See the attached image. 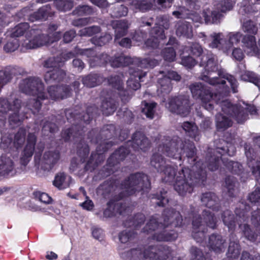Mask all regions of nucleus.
Wrapping results in <instances>:
<instances>
[{
	"label": "nucleus",
	"instance_id": "obj_47",
	"mask_svg": "<svg viewBox=\"0 0 260 260\" xmlns=\"http://www.w3.org/2000/svg\"><path fill=\"white\" fill-rule=\"evenodd\" d=\"M158 84L159 85L158 90L162 96L169 94L172 90V84L168 78L159 79Z\"/></svg>",
	"mask_w": 260,
	"mask_h": 260
},
{
	"label": "nucleus",
	"instance_id": "obj_23",
	"mask_svg": "<svg viewBox=\"0 0 260 260\" xmlns=\"http://www.w3.org/2000/svg\"><path fill=\"white\" fill-rule=\"evenodd\" d=\"M241 247L236 234L231 233L230 236V243L226 252V256L231 259H237L240 254Z\"/></svg>",
	"mask_w": 260,
	"mask_h": 260
},
{
	"label": "nucleus",
	"instance_id": "obj_57",
	"mask_svg": "<svg viewBox=\"0 0 260 260\" xmlns=\"http://www.w3.org/2000/svg\"><path fill=\"white\" fill-rule=\"evenodd\" d=\"M58 131V127L55 123L48 121L44 122L42 129V134L45 136H51Z\"/></svg>",
	"mask_w": 260,
	"mask_h": 260
},
{
	"label": "nucleus",
	"instance_id": "obj_1",
	"mask_svg": "<svg viewBox=\"0 0 260 260\" xmlns=\"http://www.w3.org/2000/svg\"><path fill=\"white\" fill-rule=\"evenodd\" d=\"M159 152L173 159L184 160L189 166L183 167L177 176L174 187L180 196H186L193 191L194 186L204 185L206 181L205 166L201 162L196 163L195 145L193 142L183 140L178 136H164L162 143L157 147Z\"/></svg>",
	"mask_w": 260,
	"mask_h": 260
},
{
	"label": "nucleus",
	"instance_id": "obj_34",
	"mask_svg": "<svg viewBox=\"0 0 260 260\" xmlns=\"http://www.w3.org/2000/svg\"><path fill=\"white\" fill-rule=\"evenodd\" d=\"M82 83L90 88L100 85L104 81V77L101 74L90 73L82 79Z\"/></svg>",
	"mask_w": 260,
	"mask_h": 260
},
{
	"label": "nucleus",
	"instance_id": "obj_7",
	"mask_svg": "<svg viewBox=\"0 0 260 260\" xmlns=\"http://www.w3.org/2000/svg\"><path fill=\"white\" fill-rule=\"evenodd\" d=\"M117 135V129L114 124H110L103 126L99 132L93 128L88 133V138L92 143L98 144L96 151L106 152L115 145V142L109 141Z\"/></svg>",
	"mask_w": 260,
	"mask_h": 260
},
{
	"label": "nucleus",
	"instance_id": "obj_51",
	"mask_svg": "<svg viewBox=\"0 0 260 260\" xmlns=\"http://www.w3.org/2000/svg\"><path fill=\"white\" fill-rule=\"evenodd\" d=\"M11 114L8 118L9 125L12 128H14L15 126L19 125L24 120L25 118H28L26 115H24L23 116L20 117L19 115V110Z\"/></svg>",
	"mask_w": 260,
	"mask_h": 260
},
{
	"label": "nucleus",
	"instance_id": "obj_21",
	"mask_svg": "<svg viewBox=\"0 0 260 260\" xmlns=\"http://www.w3.org/2000/svg\"><path fill=\"white\" fill-rule=\"evenodd\" d=\"M201 200L204 206L213 211H218L221 208L219 198L214 192H206L202 193Z\"/></svg>",
	"mask_w": 260,
	"mask_h": 260
},
{
	"label": "nucleus",
	"instance_id": "obj_16",
	"mask_svg": "<svg viewBox=\"0 0 260 260\" xmlns=\"http://www.w3.org/2000/svg\"><path fill=\"white\" fill-rule=\"evenodd\" d=\"M161 230L153 234L152 239L157 241H173L178 237L177 232L172 229V227L165 222L161 224Z\"/></svg>",
	"mask_w": 260,
	"mask_h": 260
},
{
	"label": "nucleus",
	"instance_id": "obj_49",
	"mask_svg": "<svg viewBox=\"0 0 260 260\" xmlns=\"http://www.w3.org/2000/svg\"><path fill=\"white\" fill-rule=\"evenodd\" d=\"M158 64V61L154 58H135V64L138 67L141 68H153Z\"/></svg>",
	"mask_w": 260,
	"mask_h": 260
},
{
	"label": "nucleus",
	"instance_id": "obj_53",
	"mask_svg": "<svg viewBox=\"0 0 260 260\" xmlns=\"http://www.w3.org/2000/svg\"><path fill=\"white\" fill-rule=\"evenodd\" d=\"M94 9L92 7L88 5H79L72 12L74 15L79 16L91 15L94 13Z\"/></svg>",
	"mask_w": 260,
	"mask_h": 260
},
{
	"label": "nucleus",
	"instance_id": "obj_61",
	"mask_svg": "<svg viewBox=\"0 0 260 260\" xmlns=\"http://www.w3.org/2000/svg\"><path fill=\"white\" fill-rule=\"evenodd\" d=\"M112 39V37L109 34L105 33L99 37H92L91 42L96 46H103L108 44Z\"/></svg>",
	"mask_w": 260,
	"mask_h": 260
},
{
	"label": "nucleus",
	"instance_id": "obj_14",
	"mask_svg": "<svg viewBox=\"0 0 260 260\" xmlns=\"http://www.w3.org/2000/svg\"><path fill=\"white\" fill-rule=\"evenodd\" d=\"M121 183L117 179L110 178L100 184L96 188V193L105 199L109 198L118 187L125 191V189L121 188Z\"/></svg>",
	"mask_w": 260,
	"mask_h": 260
},
{
	"label": "nucleus",
	"instance_id": "obj_27",
	"mask_svg": "<svg viewBox=\"0 0 260 260\" xmlns=\"http://www.w3.org/2000/svg\"><path fill=\"white\" fill-rule=\"evenodd\" d=\"M242 42L244 46L250 50L248 54L251 56H255L259 57L260 56V49L256 45V38L253 35H245Z\"/></svg>",
	"mask_w": 260,
	"mask_h": 260
},
{
	"label": "nucleus",
	"instance_id": "obj_36",
	"mask_svg": "<svg viewBox=\"0 0 260 260\" xmlns=\"http://www.w3.org/2000/svg\"><path fill=\"white\" fill-rule=\"evenodd\" d=\"M21 102L18 99H15L11 104L7 99L0 98V112L6 113L9 111H16L20 110Z\"/></svg>",
	"mask_w": 260,
	"mask_h": 260
},
{
	"label": "nucleus",
	"instance_id": "obj_40",
	"mask_svg": "<svg viewBox=\"0 0 260 260\" xmlns=\"http://www.w3.org/2000/svg\"><path fill=\"white\" fill-rule=\"evenodd\" d=\"M131 6L136 12H145L151 9L153 4L150 0H132Z\"/></svg>",
	"mask_w": 260,
	"mask_h": 260
},
{
	"label": "nucleus",
	"instance_id": "obj_45",
	"mask_svg": "<svg viewBox=\"0 0 260 260\" xmlns=\"http://www.w3.org/2000/svg\"><path fill=\"white\" fill-rule=\"evenodd\" d=\"M14 68L9 66L5 70L0 71V90L5 84L10 82L14 75Z\"/></svg>",
	"mask_w": 260,
	"mask_h": 260
},
{
	"label": "nucleus",
	"instance_id": "obj_11",
	"mask_svg": "<svg viewBox=\"0 0 260 260\" xmlns=\"http://www.w3.org/2000/svg\"><path fill=\"white\" fill-rule=\"evenodd\" d=\"M33 37L25 41L22 46L27 49H36L43 46L47 45L50 44V36L48 35L41 33L40 29L38 28H32L28 33L26 34V38Z\"/></svg>",
	"mask_w": 260,
	"mask_h": 260
},
{
	"label": "nucleus",
	"instance_id": "obj_12",
	"mask_svg": "<svg viewBox=\"0 0 260 260\" xmlns=\"http://www.w3.org/2000/svg\"><path fill=\"white\" fill-rule=\"evenodd\" d=\"M189 104V100L187 96L179 95L170 99L167 107L172 113L185 116L190 112Z\"/></svg>",
	"mask_w": 260,
	"mask_h": 260
},
{
	"label": "nucleus",
	"instance_id": "obj_3",
	"mask_svg": "<svg viewBox=\"0 0 260 260\" xmlns=\"http://www.w3.org/2000/svg\"><path fill=\"white\" fill-rule=\"evenodd\" d=\"M99 109L95 105L88 106L86 112H80L78 109H66L64 112L67 120L71 126L64 128L61 132V137L65 142H68L72 138L73 140L79 139L77 148V154L80 160L84 162L89 153V147L83 140L85 132L84 124H87L99 113Z\"/></svg>",
	"mask_w": 260,
	"mask_h": 260
},
{
	"label": "nucleus",
	"instance_id": "obj_19",
	"mask_svg": "<svg viewBox=\"0 0 260 260\" xmlns=\"http://www.w3.org/2000/svg\"><path fill=\"white\" fill-rule=\"evenodd\" d=\"M60 158L58 150H49L44 152L41 162V168L44 171H50L53 169Z\"/></svg>",
	"mask_w": 260,
	"mask_h": 260
},
{
	"label": "nucleus",
	"instance_id": "obj_54",
	"mask_svg": "<svg viewBox=\"0 0 260 260\" xmlns=\"http://www.w3.org/2000/svg\"><path fill=\"white\" fill-rule=\"evenodd\" d=\"M161 223H159L156 219L151 217L145 226L142 229V232L147 234L154 232L156 230L161 228Z\"/></svg>",
	"mask_w": 260,
	"mask_h": 260
},
{
	"label": "nucleus",
	"instance_id": "obj_50",
	"mask_svg": "<svg viewBox=\"0 0 260 260\" xmlns=\"http://www.w3.org/2000/svg\"><path fill=\"white\" fill-rule=\"evenodd\" d=\"M238 180L234 176H228L224 180L225 187L228 190V194L230 197L235 196L234 193L236 184H238Z\"/></svg>",
	"mask_w": 260,
	"mask_h": 260
},
{
	"label": "nucleus",
	"instance_id": "obj_22",
	"mask_svg": "<svg viewBox=\"0 0 260 260\" xmlns=\"http://www.w3.org/2000/svg\"><path fill=\"white\" fill-rule=\"evenodd\" d=\"M66 76V72L59 67L54 68L45 72L44 76L46 83L60 82L62 81Z\"/></svg>",
	"mask_w": 260,
	"mask_h": 260
},
{
	"label": "nucleus",
	"instance_id": "obj_35",
	"mask_svg": "<svg viewBox=\"0 0 260 260\" xmlns=\"http://www.w3.org/2000/svg\"><path fill=\"white\" fill-rule=\"evenodd\" d=\"M221 11L217 10L211 11L209 9L204 10L203 16L206 24H218L223 17Z\"/></svg>",
	"mask_w": 260,
	"mask_h": 260
},
{
	"label": "nucleus",
	"instance_id": "obj_15",
	"mask_svg": "<svg viewBox=\"0 0 260 260\" xmlns=\"http://www.w3.org/2000/svg\"><path fill=\"white\" fill-rule=\"evenodd\" d=\"M37 138L35 133H28L26 139V144L21 153L20 163L26 166L30 161L35 151Z\"/></svg>",
	"mask_w": 260,
	"mask_h": 260
},
{
	"label": "nucleus",
	"instance_id": "obj_46",
	"mask_svg": "<svg viewBox=\"0 0 260 260\" xmlns=\"http://www.w3.org/2000/svg\"><path fill=\"white\" fill-rule=\"evenodd\" d=\"M26 130L24 127H19L17 132L15 134L13 140L14 146L17 149L21 148L26 139Z\"/></svg>",
	"mask_w": 260,
	"mask_h": 260
},
{
	"label": "nucleus",
	"instance_id": "obj_9",
	"mask_svg": "<svg viewBox=\"0 0 260 260\" xmlns=\"http://www.w3.org/2000/svg\"><path fill=\"white\" fill-rule=\"evenodd\" d=\"M150 164L158 172L164 175L162 179L163 182L169 183L174 182L177 170V166L167 164L166 159L158 153L153 154Z\"/></svg>",
	"mask_w": 260,
	"mask_h": 260
},
{
	"label": "nucleus",
	"instance_id": "obj_39",
	"mask_svg": "<svg viewBox=\"0 0 260 260\" xmlns=\"http://www.w3.org/2000/svg\"><path fill=\"white\" fill-rule=\"evenodd\" d=\"M216 127L218 131H224L233 125V121L221 113L216 115Z\"/></svg>",
	"mask_w": 260,
	"mask_h": 260
},
{
	"label": "nucleus",
	"instance_id": "obj_38",
	"mask_svg": "<svg viewBox=\"0 0 260 260\" xmlns=\"http://www.w3.org/2000/svg\"><path fill=\"white\" fill-rule=\"evenodd\" d=\"M117 102L111 98L104 99L101 104V111L103 115L108 116L113 114L117 109Z\"/></svg>",
	"mask_w": 260,
	"mask_h": 260
},
{
	"label": "nucleus",
	"instance_id": "obj_41",
	"mask_svg": "<svg viewBox=\"0 0 260 260\" xmlns=\"http://www.w3.org/2000/svg\"><path fill=\"white\" fill-rule=\"evenodd\" d=\"M182 127L187 136L197 141L199 138V129L194 122L185 121L182 124Z\"/></svg>",
	"mask_w": 260,
	"mask_h": 260
},
{
	"label": "nucleus",
	"instance_id": "obj_58",
	"mask_svg": "<svg viewBox=\"0 0 260 260\" xmlns=\"http://www.w3.org/2000/svg\"><path fill=\"white\" fill-rule=\"evenodd\" d=\"M128 13V8L123 5H115L111 9V15L113 17L120 18L125 16Z\"/></svg>",
	"mask_w": 260,
	"mask_h": 260
},
{
	"label": "nucleus",
	"instance_id": "obj_33",
	"mask_svg": "<svg viewBox=\"0 0 260 260\" xmlns=\"http://www.w3.org/2000/svg\"><path fill=\"white\" fill-rule=\"evenodd\" d=\"M111 25L113 29H115L116 41L126 35L128 28L126 20H114L112 22Z\"/></svg>",
	"mask_w": 260,
	"mask_h": 260
},
{
	"label": "nucleus",
	"instance_id": "obj_17",
	"mask_svg": "<svg viewBox=\"0 0 260 260\" xmlns=\"http://www.w3.org/2000/svg\"><path fill=\"white\" fill-rule=\"evenodd\" d=\"M164 221L172 227H182L184 224L180 213L173 208L165 209L162 213Z\"/></svg>",
	"mask_w": 260,
	"mask_h": 260
},
{
	"label": "nucleus",
	"instance_id": "obj_30",
	"mask_svg": "<svg viewBox=\"0 0 260 260\" xmlns=\"http://www.w3.org/2000/svg\"><path fill=\"white\" fill-rule=\"evenodd\" d=\"M149 198L156 206L164 207L169 203L168 192L164 188H161L154 193L150 194Z\"/></svg>",
	"mask_w": 260,
	"mask_h": 260
},
{
	"label": "nucleus",
	"instance_id": "obj_31",
	"mask_svg": "<svg viewBox=\"0 0 260 260\" xmlns=\"http://www.w3.org/2000/svg\"><path fill=\"white\" fill-rule=\"evenodd\" d=\"M51 7L49 4L43 6L39 8L37 11L29 15L28 20L31 22L39 20H46L51 16Z\"/></svg>",
	"mask_w": 260,
	"mask_h": 260
},
{
	"label": "nucleus",
	"instance_id": "obj_60",
	"mask_svg": "<svg viewBox=\"0 0 260 260\" xmlns=\"http://www.w3.org/2000/svg\"><path fill=\"white\" fill-rule=\"evenodd\" d=\"M101 31V28L100 26L92 25L81 29L79 33L81 37H91L100 33Z\"/></svg>",
	"mask_w": 260,
	"mask_h": 260
},
{
	"label": "nucleus",
	"instance_id": "obj_2",
	"mask_svg": "<svg viewBox=\"0 0 260 260\" xmlns=\"http://www.w3.org/2000/svg\"><path fill=\"white\" fill-rule=\"evenodd\" d=\"M193 98L201 101L202 106L209 111L214 108V103L219 105L222 111L233 118L238 123H243L248 118V112L251 114L257 112L254 106L244 108L240 104H233L228 100H224L221 91L213 93L209 87L201 83L190 85Z\"/></svg>",
	"mask_w": 260,
	"mask_h": 260
},
{
	"label": "nucleus",
	"instance_id": "obj_44",
	"mask_svg": "<svg viewBox=\"0 0 260 260\" xmlns=\"http://www.w3.org/2000/svg\"><path fill=\"white\" fill-rule=\"evenodd\" d=\"M251 207L249 204L242 202L237 207L235 210V213L237 217L243 221L248 219V213L250 211Z\"/></svg>",
	"mask_w": 260,
	"mask_h": 260
},
{
	"label": "nucleus",
	"instance_id": "obj_29",
	"mask_svg": "<svg viewBox=\"0 0 260 260\" xmlns=\"http://www.w3.org/2000/svg\"><path fill=\"white\" fill-rule=\"evenodd\" d=\"M104 152L100 151L92 152L90 157L84 168V172H92L103 160Z\"/></svg>",
	"mask_w": 260,
	"mask_h": 260
},
{
	"label": "nucleus",
	"instance_id": "obj_24",
	"mask_svg": "<svg viewBox=\"0 0 260 260\" xmlns=\"http://www.w3.org/2000/svg\"><path fill=\"white\" fill-rule=\"evenodd\" d=\"M225 240L222 236L217 233L211 234L208 239V246L210 250L216 253H220L224 248V244Z\"/></svg>",
	"mask_w": 260,
	"mask_h": 260
},
{
	"label": "nucleus",
	"instance_id": "obj_42",
	"mask_svg": "<svg viewBox=\"0 0 260 260\" xmlns=\"http://www.w3.org/2000/svg\"><path fill=\"white\" fill-rule=\"evenodd\" d=\"M239 226L241 230L242 235L245 239L252 242L256 241L258 237L256 230L247 223L244 224H239Z\"/></svg>",
	"mask_w": 260,
	"mask_h": 260
},
{
	"label": "nucleus",
	"instance_id": "obj_32",
	"mask_svg": "<svg viewBox=\"0 0 260 260\" xmlns=\"http://www.w3.org/2000/svg\"><path fill=\"white\" fill-rule=\"evenodd\" d=\"M72 178L67 176L64 172L57 173L54 178L53 184L59 190H62L70 187Z\"/></svg>",
	"mask_w": 260,
	"mask_h": 260
},
{
	"label": "nucleus",
	"instance_id": "obj_62",
	"mask_svg": "<svg viewBox=\"0 0 260 260\" xmlns=\"http://www.w3.org/2000/svg\"><path fill=\"white\" fill-rule=\"evenodd\" d=\"M157 252L158 260H166L171 256L172 249L167 245H159Z\"/></svg>",
	"mask_w": 260,
	"mask_h": 260
},
{
	"label": "nucleus",
	"instance_id": "obj_18",
	"mask_svg": "<svg viewBox=\"0 0 260 260\" xmlns=\"http://www.w3.org/2000/svg\"><path fill=\"white\" fill-rule=\"evenodd\" d=\"M72 89L68 85H52L48 87L47 92L53 100H62L70 97Z\"/></svg>",
	"mask_w": 260,
	"mask_h": 260
},
{
	"label": "nucleus",
	"instance_id": "obj_5",
	"mask_svg": "<svg viewBox=\"0 0 260 260\" xmlns=\"http://www.w3.org/2000/svg\"><path fill=\"white\" fill-rule=\"evenodd\" d=\"M130 146L135 151L141 150L146 152L150 148L151 142L143 133L136 131L133 135L132 140L115 150L108 157L106 164L99 172L103 177H107L114 173L115 167L123 161L129 154Z\"/></svg>",
	"mask_w": 260,
	"mask_h": 260
},
{
	"label": "nucleus",
	"instance_id": "obj_64",
	"mask_svg": "<svg viewBox=\"0 0 260 260\" xmlns=\"http://www.w3.org/2000/svg\"><path fill=\"white\" fill-rule=\"evenodd\" d=\"M241 79L244 81L251 82L258 87L260 86V79L257 75L252 72H245L241 75Z\"/></svg>",
	"mask_w": 260,
	"mask_h": 260
},
{
	"label": "nucleus",
	"instance_id": "obj_20",
	"mask_svg": "<svg viewBox=\"0 0 260 260\" xmlns=\"http://www.w3.org/2000/svg\"><path fill=\"white\" fill-rule=\"evenodd\" d=\"M130 77L127 81V87L133 92L141 87V82H143L142 78L146 76V73L143 72L141 69H134L131 67L129 69Z\"/></svg>",
	"mask_w": 260,
	"mask_h": 260
},
{
	"label": "nucleus",
	"instance_id": "obj_25",
	"mask_svg": "<svg viewBox=\"0 0 260 260\" xmlns=\"http://www.w3.org/2000/svg\"><path fill=\"white\" fill-rule=\"evenodd\" d=\"M200 66L204 67V69L207 73L213 72L217 70V66L215 61L213 53L207 51L206 53H204L200 61Z\"/></svg>",
	"mask_w": 260,
	"mask_h": 260
},
{
	"label": "nucleus",
	"instance_id": "obj_13",
	"mask_svg": "<svg viewBox=\"0 0 260 260\" xmlns=\"http://www.w3.org/2000/svg\"><path fill=\"white\" fill-rule=\"evenodd\" d=\"M245 154L247 159V165L251 169L257 182L260 185V162L257 159V152L252 147L250 143L244 144Z\"/></svg>",
	"mask_w": 260,
	"mask_h": 260
},
{
	"label": "nucleus",
	"instance_id": "obj_63",
	"mask_svg": "<svg viewBox=\"0 0 260 260\" xmlns=\"http://www.w3.org/2000/svg\"><path fill=\"white\" fill-rule=\"evenodd\" d=\"M108 82L113 88L120 90L122 88L123 82L120 76L112 75L108 78Z\"/></svg>",
	"mask_w": 260,
	"mask_h": 260
},
{
	"label": "nucleus",
	"instance_id": "obj_56",
	"mask_svg": "<svg viewBox=\"0 0 260 260\" xmlns=\"http://www.w3.org/2000/svg\"><path fill=\"white\" fill-rule=\"evenodd\" d=\"M117 115L122 118L127 124H131L134 119L133 112L128 108H125L118 110Z\"/></svg>",
	"mask_w": 260,
	"mask_h": 260
},
{
	"label": "nucleus",
	"instance_id": "obj_43",
	"mask_svg": "<svg viewBox=\"0 0 260 260\" xmlns=\"http://www.w3.org/2000/svg\"><path fill=\"white\" fill-rule=\"evenodd\" d=\"M222 162L229 172L233 174L240 175L243 172L242 165L237 161L230 160L228 158H223L222 159Z\"/></svg>",
	"mask_w": 260,
	"mask_h": 260
},
{
	"label": "nucleus",
	"instance_id": "obj_59",
	"mask_svg": "<svg viewBox=\"0 0 260 260\" xmlns=\"http://www.w3.org/2000/svg\"><path fill=\"white\" fill-rule=\"evenodd\" d=\"M142 109V112L146 115V116L152 119L154 118L155 113V109L156 106L155 102L147 103L144 101V104Z\"/></svg>",
	"mask_w": 260,
	"mask_h": 260
},
{
	"label": "nucleus",
	"instance_id": "obj_6",
	"mask_svg": "<svg viewBox=\"0 0 260 260\" xmlns=\"http://www.w3.org/2000/svg\"><path fill=\"white\" fill-rule=\"evenodd\" d=\"M19 88L23 93L36 97L30 99L27 104L34 115L39 112L43 103L48 104V99L44 91V85L40 78L36 77L25 78L20 83Z\"/></svg>",
	"mask_w": 260,
	"mask_h": 260
},
{
	"label": "nucleus",
	"instance_id": "obj_55",
	"mask_svg": "<svg viewBox=\"0 0 260 260\" xmlns=\"http://www.w3.org/2000/svg\"><path fill=\"white\" fill-rule=\"evenodd\" d=\"M191 28V25L189 23L185 22H181L178 23L176 33L177 36H184L189 38V29Z\"/></svg>",
	"mask_w": 260,
	"mask_h": 260
},
{
	"label": "nucleus",
	"instance_id": "obj_8",
	"mask_svg": "<svg viewBox=\"0 0 260 260\" xmlns=\"http://www.w3.org/2000/svg\"><path fill=\"white\" fill-rule=\"evenodd\" d=\"M234 149H236L235 147H234ZM195 152L196 160L194 162L196 163L201 162V163L205 166V168L204 169L206 172V175H207L206 168L211 171H215L217 170L220 167L222 159L223 158H222V156L225 153H228L229 155L232 156L234 155V153L236 152V150L233 152L232 154H230L229 149L224 147L221 148L217 147L216 149L213 150V151H208L206 153L205 162L201 159L197 160L198 156L197 155V148L196 147Z\"/></svg>",
	"mask_w": 260,
	"mask_h": 260
},
{
	"label": "nucleus",
	"instance_id": "obj_10",
	"mask_svg": "<svg viewBox=\"0 0 260 260\" xmlns=\"http://www.w3.org/2000/svg\"><path fill=\"white\" fill-rule=\"evenodd\" d=\"M145 219V216L141 213L128 217L126 220L123 221V225L125 228H133L134 229L128 231L125 230L120 232L118 236L119 241L122 243H126L135 239L137 235V233L135 230H138L141 225L143 224Z\"/></svg>",
	"mask_w": 260,
	"mask_h": 260
},
{
	"label": "nucleus",
	"instance_id": "obj_52",
	"mask_svg": "<svg viewBox=\"0 0 260 260\" xmlns=\"http://www.w3.org/2000/svg\"><path fill=\"white\" fill-rule=\"evenodd\" d=\"M203 216L206 225L210 228L215 229L217 227V219L213 213L208 210H204Z\"/></svg>",
	"mask_w": 260,
	"mask_h": 260
},
{
	"label": "nucleus",
	"instance_id": "obj_4",
	"mask_svg": "<svg viewBox=\"0 0 260 260\" xmlns=\"http://www.w3.org/2000/svg\"><path fill=\"white\" fill-rule=\"evenodd\" d=\"M120 187L125 189V191H120L108 202L107 207L103 213L105 217L124 214L127 207L125 203L119 201L137 192H142V194L148 192L151 189V182L147 175L143 172H136L130 174L121 181Z\"/></svg>",
	"mask_w": 260,
	"mask_h": 260
},
{
	"label": "nucleus",
	"instance_id": "obj_28",
	"mask_svg": "<svg viewBox=\"0 0 260 260\" xmlns=\"http://www.w3.org/2000/svg\"><path fill=\"white\" fill-rule=\"evenodd\" d=\"M108 59L111 66L113 68H120L135 64V58L123 55L115 56Z\"/></svg>",
	"mask_w": 260,
	"mask_h": 260
},
{
	"label": "nucleus",
	"instance_id": "obj_48",
	"mask_svg": "<svg viewBox=\"0 0 260 260\" xmlns=\"http://www.w3.org/2000/svg\"><path fill=\"white\" fill-rule=\"evenodd\" d=\"M29 27V24L27 22L19 23L12 29L10 34L11 37L14 38L23 36Z\"/></svg>",
	"mask_w": 260,
	"mask_h": 260
},
{
	"label": "nucleus",
	"instance_id": "obj_26",
	"mask_svg": "<svg viewBox=\"0 0 260 260\" xmlns=\"http://www.w3.org/2000/svg\"><path fill=\"white\" fill-rule=\"evenodd\" d=\"M14 162L6 155L0 157V175L2 176H13L14 172Z\"/></svg>",
	"mask_w": 260,
	"mask_h": 260
},
{
	"label": "nucleus",
	"instance_id": "obj_37",
	"mask_svg": "<svg viewBox=\"0 0 260 260\" xmlns=\"http://www.w3.org/2000/svg\"><path fill=\"white\" fill-rule=\"evenodd\" d=\"M221 219L224 224L228 228L229 232H234L236 227L237 219L232 211L226 210L221 213Z\"/></svg>",
	"mask_w": 260,
	"mask_h": 260
}]
</instances>
